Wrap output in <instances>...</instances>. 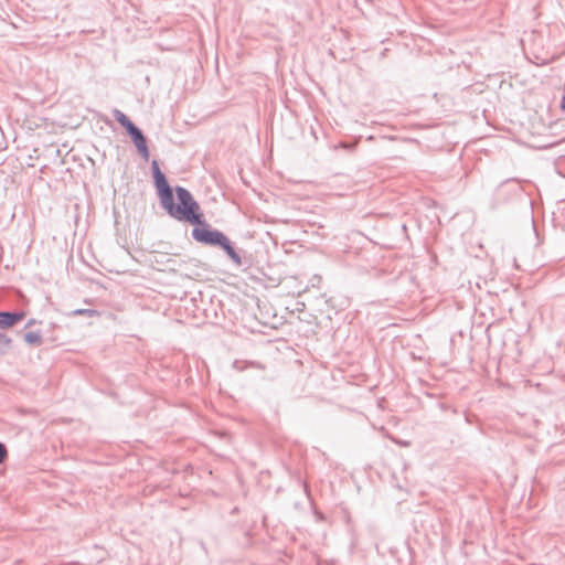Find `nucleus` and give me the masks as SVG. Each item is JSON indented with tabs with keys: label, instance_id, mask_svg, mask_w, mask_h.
Here are the masks:
<instances>
[{
	"label": "nucleus",
	"instance_id": "1",
	"mask_svg": "<svg viewBox=\"0 0 565 565\" xmlns=\"http://www.w3.org/2000/svg\"><path fill=\"white\" fill-rule=\"evenodd\" d=\"M151 174L160 206L166 213L179 222L192 225L191 235L195 242L218 247L226 235L206 222L204 213L192 193L181 185L173 189L161 171L158 160L151 162Z\"/></svg>",
	"mask_w": 565,
	"mask_h": 565
},
{
	"label": "nucleus",
	"instance_id": "3",
	"mask_svg": "<svg viewBox=\"0 0 565 565\" xmlns=\"http://www.w3.org/2000/svg\"><path fill=\"white\" fill-rule=\"evenodd\" d=\"M24 313H12V312H2L0 311V328L9 329L14 324L23 320Z\"/></svg>",
	"mask_w": 565,
	"mask_h": 565
},
{
	"label": "nucleus",
	"instance_id": "6",
	"mask_svg": "<svg viewBox=\"0 0 565 565\" xmlns=\"http://www.w3.org/2000/svg\"><path fill=\"white\" fill-rule=\"evenodd\" d=\"M11 345L12 339L3 333H0V355L7 354Z\"/></svg>",
	"mask_w": 565,
	"mask_h": 565
},
{
	"label": "nucleus",
	"instance_id": "10",
	"mask_svg": "<svg viewBox=\"0 0 565 565\" xmlns=\"http://www.w3.org/2000/svg\"><path fill=\"white\" fill-rule=\"evenodd\" d=\"M7 456V450L2 444H0V463L3 461V459Z\"/></svg>",
	"mask_w": 565,
	"mask_h": 565
},
{
	"label": "nucleus",
	"instance_id": "7",
	"mask_svg": "<svg viewBox=\"0 0 565 565\" xmlns=\"http://www.w3.org/2000/svg\"><path fill=\"white\" fill-rule=\"evenodd\" d=\"M127 135L130 137V139L132 140V142L139 140L140 138H142L145 136V134L142 132V130L137 126V125H132L131 127H129L127 130H126Z\"/></svg>",
	"mask_w": 565,
	"mask_h": 565
},
{
	"label": "nucleus",
	"instance_id": "8",
	"mask_svg": "<svg viewBox=\"0 0 565 565\" xmlns=\"http://www.w3.org/2000/svg\"><path fill=\"white\" fill-rule=\"evenodd\" d=\"M24 340L25 342H28L29 344H32V345H38L41 343L42 341V337L39 332H35V331H30V332H26L25 335H24Z\"/></svg>",
	"mask_w": 565,
	"mask_h": 565
},
{
	"label": "nucleus",
	"instance_id": "4",
	"mask_svg": "<svg viewBox=\"0 0 565 565\" xmlns=\"http://www.w3.org/2000/svg\"><path fill=\"white\" fill-rule=\"evenodd\" d=\"M134 145H135L138 153L141 156V158L145 161H148L149 157H150V152H149V148H148L146 136H143L139 140L135 141Z\"/></svg>",
	"mask_w": 565,
	"mask_h": 565
},
{
	"label": "nucleus",
	"instance_id": "9",
	"mask_svg": "<svg viewBox=\"0 0 565 565\" xmlns=\"http://www.w3.org/2000/svg\"><path fill=\"white\" fill-rule=\"evenodd\" d=\"M73 316H77V317L85 316V317L92 318V317H99L100 313L95 309L77 308V309H73Z\"/></svg>",
	"mask_w": 565,
	"mask_h": 565
},
{
	"label": "nucleus",
	"instance_id": "11",
	"mask_svg": "<svg viewBox=\"0 0 565 565\" xmlns=\"http://www.w3.org/2000/svg\"><path fill=\"white\" fill-rule=\"evenodd\" d=\"M561 109L565 111V95L562 96Z\"/></svg>",
	"mask_w": 565,
	"mask_h": 565
},
{
	"label": "nucleus",
	"instance_id": "2",
	"mask_svg": "<svg viewBox=\"0 0 565 565\" xmlns=\"http://www.w3.org/2000/svg\"><path fill=\"white\" fill-rule=\"evenodd\" d=\"M218 248H221L236 266L241 267L243 265L241 250L235 248L233 242L227 236L224 237Z\"/></svg>",
	"mask_w": 565,
	"mask_h": 565
},
{
	"label": "nucleus",
	"instance_id": "12",
	"mask_svg": "<svg viewBox=\"0 0 565 565\" xmlns=\"http://www.w3.org/2000/svg\"><path fill=\"white\" fill-rule=\"evenodd\" d=\"M402 228H403V231H406V225H405V224H403V225H402Z\"/></svg>",
	"mask_w": 565,
	"mask_h": 565
},
{
	"label": "nucleus",
	"instance_id": "5",
	"mask_svg": "<svg viewBox=\"0 0 565 565\" xmlns=\"http://www.w3.org/2000/svg\"><path fill=\"white\" fill-rule=\"evenodd\" d=\"M113 115H114V118L116 119V121L121 127H124L125 130H127L129 127H131L134 125L131 119L119 109H114Z\"/></svg>",
	"mask_w": 565,
	"mask_h": 565
}]
</instances>
